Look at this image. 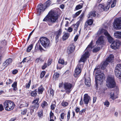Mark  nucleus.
I'll use <instances>...</instances> for the list:
<instances>
[{
  "label": "nucleus",
  "mask_w": 121,
  "mask_h": 121,
  "mask_svg": "<svg viewBox=\"0 0 121 121\" xmlns=\"http://www.w3.org/2000/svg\"><path fill=\"white\" fill-rule=\"evenodd\" d=\"M93 41L92 40L90 43L88 45L85 50V52L82 56L80 60L79 61V64L81 62H84L86 58L90 56L89 52L93 47L92 46ZM83 65L82 64H78L77 66L75 71V74L78 75L81 73L82 70L83 68Z\"/></svg>",
  "instance_id": "f257e3e1"
},
{
  "label": "nucleus",
  "mask_w": 121,
  "mask_h": 121,
  "mask_svg": "<svg viewBox=\"0 0 121 121\" xmlns=\"http://www.w3.org/2000/svg\"><path fill=\"white\" fill-rule=\"evenodd\" d=\"M58 18V15L56 12L51 11L43 19V21H47L49 26H52L54 23L56 22Z\"/></svg>",
  "instance_id": "f03ea898"
},
{
  "label": "nucleus",
  "mask_w": 121,
  "mask_h": 121,
  "mask_svg": "<svg viewBox=\"0 0 121 121\" xmlns=\"http://www.w3.org/2000/svg\"><path fill=\"white\" fill-rule=\"evenodd\" d=\"M39 100V97L35 98L32 102V105L30 106L29 109L30 110V114L31 115L33 114L34 112V109L37 110L39 106V103L38 102Z\"/></svg>",
  "instance_id": "7ed1b4c3"
},
{
  "label": "nucleus",
  "mask_w": 121,
  "mask_h": 121,
  "mask_svg": "<svg viewBox=\"0 0 121 121\" xmlns=\"http://www.w3.org/2000/svg\"><path fill=\"white\" fill-rule=\"evenodd\" d=\"M3 104L5 110L9 111L13 109L15 105L13 102L9 100L5 101L3 103Z\"/></svg>",
  "instance_id": "20e7f679"
},
{
  "label": "nucleus",
  "mask_w": 121,
  "mask_h": 121,
  "mask_svg": "<svg viewBox=\"0 0 121 121\" xmlns=\"http://www.w3.org/2000/svg\"><path fill=\"white\" fill-rule=\"evenodd\" d=\"M107 85L110 89L113 88L116 86V83L114 77L111 76H108L107 80Z\"/></svg>",
  "instance_id": "39448f33"
},
{
  "label": "nucleus",
  "mask_w": 121,
  "mask_h": 121,
  "mask_svg": "<svg viewBox=\"0 0 121 121\" xmlns=\"http://www.w3.org/2000/svg\"><path fill=\"white\" fill-rule=\"evenodd\" d=\"M41 44L46 48H48L50 46V42L49 40L45 37H42L40 39Z\"/></svg>",
  "instance_id": "423d86ee"
},
{
  "label": "nucleus",
  "mask_w": 121,
  "mask_h": 121,
  "mask_svg": "<svg viewBox=\"0 0 121 121\" xmlns=\"http://www.w3.org/2000/svg\"><path fill=\"white\" fill-rule=\"evenodd\" d=\"M114 56L112 54H110L107 59L106 60L102 63H101V69H102L104 70L107 65L109 62H111L113 59Z\"/></svg>",
  "instance_id": "0eeeda50"
},
{
  "label": "nucleus",
  "mask_w": 121,
  "mask_h": 121,
  "mask_svg": "<svg viewBox=\"0 0 121 121\" xmlns=\"http://www.w3.org/2000/svg\"><path fill=\"white\" fill-rule=\"evenodd\" d=\"M63 85L64 88L66 91V92L70 93L71 91V89L72 87V84L69 82H65Z\"/></svg>",
  "instance_id": "6e6552de"
},
{
  "label": "nucleus",
  "mask_w": 121,
  "mask_h": 121,
  "mask_svg": "<svg viewBox=\"0 0 121 121\" xmlns=\"http://www.w3.org/2000/svg\"><path fill=\"white\" fill-rule=\"evenodd\" d=\"M95 85L96 88H98V82L100 85L102 84L103 82L104 79L103 78L104 76H95Z\"/></svg>",
  "instance_id": "1a4fd4ad"
},
{
  "label": "nucleus",
  "mask_w": 121,
  "mask_h": 121,
  "mask_svg": "<svg viewBox=\"0 0 121 121\" xmlns=\"http://www.w3.org/2000/svg\"><path fill=\"white\" fill-rule=\"evenodd\" d=\"M111 1V0H109L108 1V4L105 7L104 4H100L98 6L99 8L102 9L104 11H107L109 8L110 5L111 3L110 2Z\"/></svg>",
  "instance_id": "9d476101"
},
{
  "label": "nucleus",
  "mask_w": 121,
  "mask_h": 121,
  "mask_svg": "<svg viewBox=\"0 0 121 121\" xmlns=\"http://www.w3.org/2000/svg\"><path fill=\"white\" fill-rule=\"evenodd\" d=\"M113 26L116 28L121 29V18H117L115 21Z\"/></svg>",
  "instance_id": "9b49d317"
},
{
  "label": "nucleus",
  "mask_w": 121,
  "mask_h": 121,
  "mask_svg": "<svg viewBox=\"0 0 121 121\" xmlns=\"http://www.w3.org/2000/svg\"><path fill=\"white\" fill-rule=\"evenodd\" d=\"M115 73L116 76H121V64H118L116 67Z\"/></svg>",
  "instance_id": "f8f14e48"
},
{
  "label": "nucleus",
  "mask_w": 121,
  "mask_h": 121,
  "mask_svg": "<svg viewBox=\"0 0 121 121\" xmlns=\"http://www.w3.org/2000/svg\"><path fill=\"white\" fill-rule=\"evenodd\" d=\"M45 6L42 4H39L38 6L37 14L38 15H39L41 13L43 12L46 9Z\"/></svg>",
  "instance_id": "ddd939ff"
},
{
  "label": "nucleus",
  "mask_w": 121,
  "mask_h": 121,
  "mask_svg": "<svg viewBox=\"0 0 121 121\" xmlns=\"http://www.w3.org/2000/svg\"><path fill=\"white\" fill-rule=\"evenodd\" d=\"M120 45V42L118 41H114L111 44V48L113 49H118Z\"/></svg>",
  "instance_id": "4468645a"
},
{
  "label": "nucleus",
  "mask_w": 121,
  "mask_h": 121,
  "mask_svg": "<svg viewBox=\"0 0 121 121\" xmlns=\"http://www.w3.org/2000/svg\"><path fill=\"white\" fill-rule=\"evenodd\" d=\"M100 69L99 66L97 67L95 69L96 70L95 73L96 74L95 76H104L106 75L105 73L104 74L102 71H100Z\"/></svg>",
  "instance_id": "2eb2a0df"
},
{
  "label": "nucleus",
  "mask_w": 121,
  "mask_h": 121,
  "mask_svg": "<svg viewBox=\"0 0 121 121\" xmlns=\"http://www.w3.org/2000/svg\"><path fill=\"white\" fill-rule=\"evenodd\" d=\"M83 98V101L84 104H88V103L91 99L89 96L88 94H86L84 95Z\"/></svg>",
  "instance_id": "dca6fc26"
},
{
  "label": "nucleus",
  "mask_w": 121,
  "mask_h": 121,
  "mask_svg": "<svg viewBox=\"0 0 121 121\" xmlns=\"http://www.w3.org/2000/svg\"><path fill=\"white\" fill-rule=\"evenodd\" d=\"M75 47L74 45L72 44L70 45L68 47L67 52L68 54H70L74 50Z\"/></svg>",
  "instance_id": "f3484780"
},
{
  "label": "nucleus",
  "mask_w": 121,
  "mask_h": 121,
  "mask_svg": "<svg viewBox=\"0 0 121 121\" xmlns=\"http://www.w3.org/2000/svg\"><path fill=\"white\" fill-rule=\"evenodd\" d=\"M62 30L61 29H60L58 30L55 32V34L56 36L55 37L56 41V42L58 41L59 38L60 36L62 34Z\"/></svg>",
  "instance_id": "a211bd4d"
},
{
  "label": "nucleus",
  "mask_w": 121,
  "mask_h": 121,
  "mask_svg": "<svg viewBox=\"0 0 121 121\" xmlns=\"http://www.w3.org/2000/svg\"><path fill=\"white\" fill-rule=\"evenodd\" d=\"M104 36H101L99 37L98 40L96 42V43L98 45H101L104 42Z\"/></svg>",
  "instance_id": "6ab92c4d"
},
{
  "label": "nucleus",
  "mask_w": 121,
  "mask_h": 121,
  "mask_svg": "<svg viewBox=\"0 0 121 121\" xmlns=\"http://www.w3.org/2000/svg\"><path fill=\"white\" fill-rule=\"evenodd\" d=\"M85 85L89 87L91 85V79L89 77H87L85 78Z\"/></svg>",
  "instance_id": "aec40b11"
},
{
  "label": "nucleus",
  "mask_w": 121,
  "mask_h": 121,
  "mask_svg": "<svg viewBox=\"0 0 121 121\" xmlns=\"http://www.w3.org/2000/svg\"><path fill=\"white\" fill-rule=\"evenodd\" d=\"M30 96L32 97H35L37 95L38 91L37 89H35L33 91H31L30 92Z\"/></svg>",
  "instance_id": "412c9836"
},
{
  "label": "nucleus",
  "mask_w": 121,
  "mask_h": 121,
  "mask_svg": "<svg viewBox=\"0 0 121 121\" xmlns=\"http://www.w3.org/2000/svg\"><path fill=\"white\" fill-rule=\"evenodd\" d=\"M108 32L106 30L103 29H99L97 32V34L98 35H99L101 34H104L105 35L108 34Z\"/></svg>",
  "instance_id": "4be33fe9"
},
{
  "label": "nucleus",
  "mask_w": 121,
  "mask_h": 121,
  "mask_svg": "<svg viewBox=\"0 0 121 121\" xmlns=\"http://www.w3.org/2000/svg\"><path fill=\"white\" fill-rule=\"evenodd\" d=\"M114 35L116 38L121 39V32L116 31L114 33Z\"/></svg>",
  "instance_id": "5701e85b"
},
{
  "label": "nucleus",
  "mask_w": 121,
  "mask_h": 121,
  "mask_svg": "<svg viewBox=\"0 0 121 121\" xmlns=\"http://www.w3.org/2000/svg\"><path fill=\"white\" fill-rule=\"evenodd\" d=\"M44 90V88L43 86L42 85H41L38 88V92L39 95L42 94L43 91Z\"/></svg>",
  "instance_id": "b1692460"
},
{
  "label": "nucleus",
  "mask_w": 121,
  "mask_h": 121,
  "mask_svg": "<svg viewBox=\"0 0 121 121\" xmlns=\"http://www.w3.org/2000/svg\"><path fill=\"white\" fill-rule=\"evenodd\" d=\"M105 36H107L108 41L110 43H112L114 42L113 39L110 35L108 33Z\"/></svg>",
  "instance_id": "393cba45"
},
{
  "label": "nucleus",
  "mask_w": 121,
  "mask_h": 121,
  "mask_svg": "<svg viewBox=\"0 0 121 121\" xmlns=\"http://www.w3.org/2000/svg\"><path fill=\"white\" fill-rule=\"evenodd\" d=\"M38 116L40 118H42L43 117V110L39 111L37 113Z\"/></svg>",
  "instance_id": "a878e982"
},
{
  "label": "nucleus",
  "mask_w": 121,
  "mask_h": 121,
  "mask_svg": "<svg viewBox=\"0 0 121 121\" xmlns=\"http://www.w3.org/2000/svg\"><path fill=\"white\" fill-rule=\"evenodd\" d=\"M70 34L67 33H64L62 37V39L63 40H66L69 37Z\"/></svg>",
  "instance_id": "bb28decb"
},
{
  "label": "nucleus",
  "mask_w": 121,
  "mask_h": 121,
  "mask_svg": "<svg viewBox=\"0 0 121 121\" xmlns=\"http://www.w3.org/2000/svg\"><path fill=\"white\" fill-rule=\"evenodd\" d=\"M48 104L47 102L45 101H44L42 102L41 104V106L43 108H44L48 106Z\"/></svg>",
  "instance_id": "cd10ccee"
},
{
  "label": "nucleus",
  "mask_w": 121,
  "mask_h": 121,
  "mask_svg": "<svg viewBox=\"0 0 121 121\" xmlns=\"http://www.w3.org/2000/svg\"><path fill=\"white\" fill-rule=\"evenodd\" d=\"M95 12H96L95 11H92L88 15V18L95 17L96 15Z\"/></svg>",
  "instance_id": "c85d7f7f"
},
{
  "label": "nucleus",
  "mask_w": 121,
  "mask_h": 121,
  "mask_svg": "<svg viewBox=\"0 0 121 121\" xmlns=\"http://www.w3.org/2000/svg\"><path fill=\"white\" fill-rule=\"evenodd\" d=\"M17 83L16 82H14L12 85V87H13V90L14 91H16L17 90Z\"/></svg>",
  "instance_id": "c756f323"
},
{
  "label": "nucleus",
  "mask_w": 121,
  "mask_h": 121,
  "mask_svg": "<svg viewBox=\"0 0 121 121\" xmlns=\"http://www.w3.org/2000/svg\"><path fill=\"white\" fill-rule=\"evenodd\" d=\"M110 98H111L113 100H114L117 98V97L115 96V93L113 92H111L110 93Z\"/></svg>",
  "instance_id": "7c9ffc66"
},
{
  "label": "nucleus",
  "mask_w": 121,
  "mask_h": 121,
  "mask_svg": "<svg viewBox=\"0 0 121 121\" xmlns=\"http://www.w3.org/2000/svg\"><path fill=\"white\" fill-rule=\"evenodd\" d=\"M79 22H77L75 24H73L72 25V27L73 26L75 28L74 30L75 32L77 31L78 28L79 26Z\"/></svg>",
  "instance_id": "2f4dec72"
},
{
  "label": "nucleus",
  "mask_w": 121,
  "mask_h": 121,
  "mask_svg": "<svg viewBox=\"0 0 121 121\" xmlns=\"http://www.w3.org/2000/svg\"><path fill=\"white\" fill-rule=\"evenodd\" d=\"M53 117H54V120L56 119V117L54 116V114L52 112V111L51 110L50 113V119H53Z\"/></svg>",
  "instance_id": "473e14b6"
},
{
  "label": "nucleus",
  "mask_w": 121,
  "mask_h": 121,
  "mask_svg": "<svg viewBox=\"0 0 121 121\" xmlns=\"http://www.w3.org/2000/svg\"><path fill=\"white\" fill-rule=\"evenodd\" d=\"M84 13H82L79 17V20L77 22H79V24L80 23L82 20L84 18Z\"/></svg>",
  "instance_id": "72a5a7b5"
},
{
  "label": "nucleus",
  "mask_w": 121,
  "mask_h": 121,
  "mask_svg": "<svg viewBox=\"0 0 121 121\" xmlns=\"http://www.w3.org/2000/svg\"><path fill=\"white\" fill-rule=\"evenodd\" d=\"M51 4V2L50 0H48L47 1L46 3L45 4L43 5L45 6L46 8L47 7H49Z\"/></svg>",
  "instance_id": "f704fd0d"
},
{
  "label": "nucleus",
  "mask_w": 121,
  "mask_h": 121,
  "mask_svg": "<svg viewBox=\"0 0 121 121\" xmlns=\"http://www.w3.org/2000/svg\"><path fill=\"white\" fill-rule=\"evenodd\" d=\"M33 44H32L28 46L26 50L27 52H29L31 51L33 48Z\"/></svg>",
  "instance_id": "c9c22d12"
},
{
  "label": "nucleus",
  "mask_w": 121,
  "mask_h": 121,
  "mask_svg": "<svg viewBox=\"0 0 121 121\" xmlns=\"http://www.w3.org/2000/svg\"><path fill=\"white\" fill-rule=\"evenodd\" d=\"M58 62L59 64H61L62 65L64 64L65 65H66L67 64V63H65L64 61L63 60L61 59H60L59 60Z\"/></svg>",
  "instance_id": "e433bc0d"
},
{
  "label": "nucleus",
  "mask_w": 121,
  "mask_h": 121,
  "mask_svg": "<svg viewBox=\"0 0 121 121\" xmlns=\"http://www.w3.org/2000/svg\"><path fill=\"white\" fill-rule=\"evenodd\" d=\"M100 49V47H96L93 50V51L94 52H96L99 51Z\"/></svg>",
  "instance_id": "4c0bfd02"
},
{
  "label": "nucleus",
  "mask_w": 121,
  "mask_h": 121,
  "mask_svg": "<svg viewBox=\"0 0 121 121\" xmlns=\"http://www.w3.org/2000/svg\"><path fill=\"white\" fill-rule=\"evenodd\" d=\"M82 6L83 5L82 4V5H78L76 6L75 8V9L76 10L79 9H80L82 8Z\"/></svg>",
  "instance_id": "58836bf2"
},
{
  "label": "nucleus",
  "mask_w": 121,
  "mask_h": 121,
  "mask_svg": "<svg viewBox=\"0 0 121 121\" xmlns=\"http://www.w3.org/2000/svg\"><path fill=\"white\" fill-rule=\"evenodd\" d=\"M31 80L30 79H29V82L28 83H27L26 84V88L27 89H29L31 84Z\"/></svg>",
  "instance_id": "ea45409f"
},
{
  "label": "nucleus",
  "mask_w": 121,
  "mask_h": 121,
  "mask_svg": "<svg viewBox=\"0 0 121 121\" xmlns=\"http://www.w3.org/2000/svg\"><path fill=\"white\" fill-rule=\"evenodd\" d=\"M116 2L117 0H113L111 5V7L112 8L115 6L116 4Z\"/></svg>",
  "instance_id": "a19ab883"
},
{
  "label": "nucleus",
  "mask_w": 121,
  "mask_h": 121,
  "mask_svg": "<svg viewBox=\"0 0 121 121\" xmlns=\"http://www.w3.org/2000/svg\"><path fill=\"white\" fill-rule=\"evenodd\" d=\"M104 104L107 107H108L110 103L107 100H106L104 103Z\"/></svg>",
  "instance_id": "79ce46f5"
},
{
  "label": "nucleus",
  "mask_w": 121,
  "mask_h": 121,
  "mask_svg": "<svg viewBox=\"0 0 121 121\" xmlns=\"http://www.w3.org/2000/svg\"><path fill=\"white\" fill-rule=\"evenodd\" d=\"M50 96L53 97L54 95V91L52 88H50Z\"/></svg>",
  "instance_id": "37998d69"
},
{
  "label": "nucleus",
  "mask_w": 121,
  "mask_h": 121,
  "mask_svg": "<svg viewBox=\"0 0 121 121\" xmlns=\"http://www.w3.org/2000/svg\"><path fill=\"white\" fill-rule=\"evenodd\" d=\"M5 61L7 62V64L8 65L10 64L12 61V60L11 58H9V59L6 60Z\"/></svg>",
  "instance_id": "c03bdc74"
},
{
  "label": "nucleus",
  "mask_w": 121,
  "mask_h": 121,
  "mask_svg": "<svg viewBox=\"0 0 121 121\" xmlns=\"http://www.w3.org/2000/svg\"><path fill=\"white\" fill-rule=\"evenodd\" d=\"M56 102L55 101V104H52L51 106V108L52 110H54L55 109V108L56 106Z\"/></svg>",
  "instance_id": "a18cd8bd"
},
{
  "label": "nucleus",
  "mask_w": 121,
  "mask_h": 121,
  "mask_svg": "<svg viewBox=\"0 0 121 121\" xmlns=\"http://www.w3.org/2000/svg\"><path fill=\"white\" fill-rule=\"evenodd\" d=\"M70 110H69L67 113V121H68L70 119Z\"/></svg>",
  "instance_id": "49530a36"
},
{
  "label": "nucleus",
  "mask_w": 121,
  "mask_h": 121,
  "mask_svg": "<svg viewBox=\"0 0 121 121\" xmlns=\"http://www.w3.org/2000/svg\"><path fill=\"white\" fill-rule=\"evenodd\" d=\"M27 109L26 108L24 109L21 112V114L23 115H25L27 112Z\"/></svg>",
  "instance_id": "de8ad7c7"
},
{
  "label": "nucleus",
  "mask_w": 121,
  "mask_h": 121,
  "mask_svg": "<svg viewBox=\"0 0 121 121\" xmlns=\"http://www.w3.org/2000/svg\"><path fill=\"white\" fill-rule=\"evenodd\" d=\"M93 20L92 19L89 20L87 22V23L88 25H91L93 23Z\"/></svg>",
  "instance_id": "09e8293b"
},
{
  "label": "nucleus",
  "mask_w": 121,
  "mask_h": 121,
  "mask_svg": "<svg viewBox=\"0 0 121 121\" xmlns=\"http://www.w3.org/2000/svg\"><path fill=\"white\" fill-rule=\"evenodd\" d=\"M61 104L63 106L65 107L67 105L68 103L67 102L63 101L62 103Z\"/></svg>",
  "instance_id": "8fccbe9b"
},
{
  "label": "nucleus",
  "mask_w": 121,
  "mask_h": 121,
  "mask_svg": "<svg viewBox=\"0 0 121 121\" xmlns=\"http://www.w3.org/2000/svg\"><path fill=\"white\" fill-rule=\"evenodd\" d=\"M86 111V109L84 108V109H83L82 110L80 111L79 114L81 115H82V113H83L84 112H85Z\"/></svg>",
  "instance_id": "3c124183"
},
{
  "label": "nucleus",
  "mask_w": 121,
  "mask_h": 121,
  "mask_svg": "<svg viewBox=\"0 0 121 121\" xmlns=\"http://www.w3.org/2000/svg\"><path fill=\"white\" fill-rule=\"evenodd\" d=\"M65 115V113L63 112L61 113L60 115L61 119H64Z\"/></svg>",
  "instance_id": "603ef678"
},
{
  "label": "nucleus",
  "mask_w": 121,
  "mask_h": 121,
  "mask_svg": "<svg viewBox=\"0 0 121 121\" xmlns=\"http://www.w3.org/2000/svg\"><path fill=\"white\" fill-rule=\"evenodd\" d=\"M70 73L69 71V70H67L64 73V75H69Z\"/></svg>",
  "instance_id": "864d4df0"
},
{
  "label": "nucleus",
  "mask_w": 121,
  "mask_h": 121,
  "mask_svg": "<svg viewBox=\"0 0 121 121\" xmlns=\"http://www.w3.org/2000/svg\"><path fill=\"white\" fill-rule=\"evenodd\" d=\"M4 107L2 104H0V112H1L4 110Z\"/></svg>",
  "instance_id": "5fc2aeb1"
},
{
  "label": "nucleus",
  "mask_w": 121,
  "mask_h": 121,
  "mask_svg": "<svg viewBox=\"0 0 121 121\" xmlns=\"http://www.w3.org/2000/svg\"><path fill=\"white\" fill-rule=\"evenodd\" d=\"M1 43L3 45H5L6 44V41L5 40H4L1 42Z\"/></svg>",
  "instance_id": "6e6d98bb"
},
{
  "label": "nucleus",
  "mask_w": 121,
  "mask_h": 121,
  "mask_svg": "<svg viewBox=\"0 0 121 121\" xmlns=\"http://www.w3.org/2000/svg\"><path fill=\"white\" fill-rule=\"evenodd\" d=\"M80 108L78 107H76L75 108V110L76 113H78L80 112Z\"/></svg>",
  "instance_id": "4d7b16f0"
},
{
  "label": "nucleus",
  "mask_w": 121,
  "mask_h": 121,
  "mask_svg": "<svg viewBox=\"0 0 121 121\" xmlns=\"http://www.w3.org/2000/svg\"><path fill=\"white\" fill-rule=\"evenodd\" d=\"M12 81L11 79H9L8 82H6V84L7 85L11 84L12 83Z\"/></svg>",
  "instance_id": "13d9d810"
},
{
  "label": "nucleus",
  "mask_w": 121,
  "mask_h": 121,
  "mask_svg": "<svg viewBox=\"0 0 121 121\" xmlns=\"http://www.w3.org/2000/svg\"><path fill=\"white\" fill-rule=\"evenodd\" d=\"M34 30H35V29H34V30H33L31 32L30 34L29 35V36L28 37V39H27V41H28V40H29V39L30 38V36H31V35L33 33V32H34Z\"/></svg>",
  "instance_id": "bf43d9fd"
},
{
  "label": "nucleus",
  "mask_w": 121,
  "mask_h": 121,
  "mask_svg": "<svg viewBox=\"0 0 121 121\" xmlns=\"http://www.w3.org/2000/svg\"><path fill=\"white\" fill-rule=\"evenodd\" d=\"M83 104V102L82 100V97L81 98V100L80 102V104L81 105H82Z\"/></svg>",
  "instance_id": "052dcab7"
},
{
  "label": "nucleus",
  "mask_w": 121,
  "mask_h": 121,
  "mask_svg": "<svg viewBox=\"0 0 121 121\" xmlns=\"http://www.w3.org/2000/svg\"><path fill=\"white\" fill-rule=\"evenodd\" d=\"M41 59L39 58L35 60V62L38 63L40 61H41Z\"/></svg>",
  "instance_id": "680f3d73"
},
{
  "label": "nucleus",
  "mask_w": 121,
  "mask_h": 121,
  "mask_svg": "<svg viewBox=\"0 0 121 121\" xmlns=\"http://www.w3.org/2000/svg\"><path fill=\"white\" fill-rule=\"evenodd\" d=\"M47 66V64L46 63H45L44 65L42 66V69H44Z\"/></svg>",
  "instance_id": "e2e57ef3"
},
{
  "label": "nucleus",
  "mask_w": 121,
  "mask_h": 121,
  "mask_svg": "<svg viewBox=\"0 0 121 121\" xmlns=\"http://www.w3.org/2000/svg\"><path fill=\"white\" fill-rule=\"evenodd\" d=\"M52 63L51 60L49 59L48 60V65H51Z\"/></svg>",
  "instance_id": "0e129e2a"
},
{
  "label": "nucleus",
  "mask_w": 121,
  "mask_h": 121,
  "mask_svg": "<svg viewBox=\"0 0 121 121\" xmlns=\"http://www.w3.org/2000/svg\"><path fill=\"white\" fill-rule=\"evenodd\" d=\"M8 65L7 64L6 61H5L3 64V65L5 67L7 66Z\"/></svg>",
  "instance_id": "69168bd1"
},
{
  "label": "nucleus",
  "mask_w": 121,
  "mask_h": 121,
  "mask_svg": "<svg viewBox=\"0 0 121 121\" xmlns=\"http://www.w3.org/2000/svg\"><path fill=\"white\" fill-rule=\"evenodd\" d=\"M72 30L73 29L72 28L70 27H69L68 29V31L69 32H72Z\"/></svg>",
  "instance_id": "338daca9"
},
{
  "label": "nucleus",
  "mask_w": 121,
  "mask_h": 121,
  "mask_svg": "<svg viewBox=\"0 0 121 121\" xmlns=\"http://www.w3.org/2000/svg\"><path fill=\"white\" fill-rule=\"evenodd\" d=\"M82 11V10H80L76 12L75 14L77 16H78L81 13Z\"/></svg>",
  "instance_id": "774afa93"
}]
</instances>
